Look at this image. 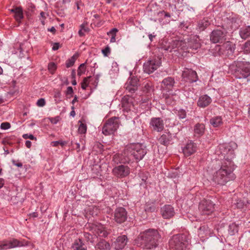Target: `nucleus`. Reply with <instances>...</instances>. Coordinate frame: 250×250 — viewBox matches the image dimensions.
Listing matches in <instances>:
<instances>
[{"label": "nucleus", "mask_w": 250, "mask_h": 250, "mask_svg": "<svg viewBox=\"0 0 250 250\" xmlns=\"http://www.w3.org/2000/svg\"><path fill=\"white\" fill-rule=\"evenodd\" d=\"M233 165L231 161H227V162H223L220 167L217 165V162L212 163L208 167V170L210 172L211 170H217L213 175V180L218 184L224 185L228 181L233 180L235 176L233 173L234 169Z\"/></svg>", "instance_id": "obj_1"}, {"label": "nucleus", "mask_w": 250, "mask_h": 250, "mask_svg": "<svg viewBox=\"0 0 250 250\" xmlns=\"http://www.w3.org/2000/svg\"><path fill=\"white\" fill-rule=\"evenodd\" d=\"M160 238L161 235L157 230L149 229L141 233L136 241L143 248L151 249L158 246Z\"/></svg>", "instance_id": "obj_2"}, {"label": "nucleus", "mask_w": 250, "mask_h": 250, "mask_svg": "<svg viewBox=\"0 0 250 250\" xmlns=\"http://www.w3.org/2000/svg\"><path fill=\"white\" fill-rule=\"evenodd\" d=\"M200 43L196 42L194 44H192L191 42H186L185 40H174L167 44L166 42L164 41L162 42V48L165 50L170 52L172 51H178L180 49L186 50L188 48L196 49L200 47Z\"/></svg>", "instance_id": "obj_3"}, {"label": "nucleus", "mask_w": 250, "mask_h": 250, "mask_svg": "<svg viewBox=\"0 0 250 250\" xmlns=\"http://www.w3.org/2000/svg\"><path fill=\"white\" fill-rule=\"evenodd\" d=\"M146 153V147L141 144H131L125 146L124 154L128 157V160L135 159L137 161L142 160Z\"/></svg>", "instance_id": "obj_4"}, {"label": "nucleus", "mask_w": 250, "mask_h": 250, "mask_svg": "<svg viewBox=\"0 0 250 250\" xmlns=\"http://www.w3.org/2000/svg\"><path fill=\"white\" fill-rule=\"evenodd\" d=\"M231 67L236 78L247 79V81H250V62H237Z\"/></svg>", "instance_id": "obj_5"}, {"label": "nucleus", "mask_w": 250, "mask_h": 250, "mask_svg": "<svg viewBox=\"0 0 250 250\" xmlns=\"http://www.w3.org/2000/svg\"><path fill=\"white\" fill-rule=\"evenodd\" d=\"M188 244V242L184 234L173 235L169 241V248L172 250H184Z\"/></svg>", "instance_id": "obj_6"}, {"label": "nucleus", "mask_w": 250, "mask_h": 250, "mask_svg": "<svg viewBox=\"0 0 250 250\" xmlns=\"http://www.w3.org/2000/svg\"><path fill=\"white\" fill-rule=\"evenodd\" d=\"M119 126V120L118 117H113L109 119L103 127L102 132L105 135L114 134Z\"/></svg>", "instance_id": "obj_7"}, {"label": "nucleus", "mask_w": 250, "mask_h": 250, "mask_svg": "<svg viewBox=\"0 0 250 250\" xmlns=\"http://www.w3.org/2000/svg\"><path fill=\"white\" fill-rule=\"evenodd\" d=\"M234 145V143L223 144L218 146L217 152L219 151L224 157L226 158L224 162H227V161H230L229 160L233 157L234 150L232 146Z\"/></svg>", "instance_id": "obj_8"}, {"label": "nucleus", "mask_w": 250, "mask_h": 250, "mask_svg": "<svg viewBox=\"0 0 250 250\" xmlns=\"http://www.w3.org/2000/svg\"><path fill=\"white\" fill-rule=\"evenodd\" d=\"M215 204L210 200L204 199L199 205V209L202 215L211 214L214 210Z\"/></svg>", "instance_id": "obj_9"}, {"label": "nucleus", "mask_w": 250, "mask_h": 250, "mask_svg": "<svg viewBox=\"0 0 250 250\" xmlns=\"http://www.w3.org/2000/svg\"><path fill=\"white\" fill-rule=\"evenodd\" d=\"M161 64V59L159 58L149 60L144 64V71L148 74H150L157 69Z\"/></svg>", "instance_id": "obj_10"}, {"label": "nucleus", "mask_w": 250, "mask_h": 250, "mask_svg": "<svg viewBox=\"0 0 250 250\" xmlns=\"http://www.w3.org/2000/svg\"><path fill=\"white\" fill-rule=\"evenodd\" d=\"M226 32L223 29L213 30L210 35V39L213 43L222 42L226 40Z\"/></svg>", "instance_id": "obj_11"}, {"label": "nucleus", "mask_w": 250, "mask_h": 250, "mask_svg": "<svg viewBox=\"0 0 250 250\" xmlns=\"http://www.w3.org/2000/svg\"><path fill=\"white\" fill-rule=\"evenodd\" d=\"M113 174L119 178L127 176L130 173V168L127 166L121 165L114 167L112 169Z\"/></svg>", "instance_id": "obj_12"}, {"label": "nucleus", "mask_w": 250, "mask_h": 250, "mask_svg": "<svg viewBox=\"0 0 250 250\" xmlns=\"http://www.w3.org/2000/svg\"><path fill=\"white\" fill-rule=\"evenodd\" d=\"M89 227L90 229V230L96 236L105 237L108 234V233L105 229L104 227L100 224H92L91 225H89Z\"/></svg>", "instance_id": "obj_13"}, {"label": "nucleus", "mask_w": 250, "mask_h": 250, "mask_svg": "<svg viewBox=\"0 0 250 250\" xmlns=\"http://www.w3.org/2000/svg\"><path fill=\"white\" fill-rule=\"evenodd\" d=\"M127 219V212L124 208H118L116 209L114 214V219L116 222L121 224Z\"/></svg>", "instance_id": "obj_14"}, {"label": "nucleus", "mask_w": 250, "mask_h": 250, "mask_svg": "<svg viewBox=\"0 0 250 250\" xmlns=\"http://www.w3.org/2000/svg\"><path fill=\"white\" fill-rule=\"evenodd\" d=\"M182 77L185 81H188L190 83L195 82L198 80L196 72L188 68H185L183 71Z\"/></svg>", "instance_id": "obj_15"}, {"label": "nucleus", "mask_w": 250, "mask_h": 250, "mask_svg": "<svg viewBox=\"0 0 250 250\" xmlns=\"http://www.w3.org/2000/svg\"><path fill=\"white\" fill-rule=\"evenodd\" d=\"M150 125L154 130L157 132L162 131L164 128L163 120L160 118H153L151 119Z\"/></svg>", "instance_id": "obj_16"}, {"label": "nucleus", "mask_w": 250, "mask_h": 250, "mask_svg": "<svg viewBox=\"0 0 250 250\" xmlns=\"http://www.w3.org/2000/svg\"><path fill=\"white\" fill-rule=\"evenodd\" d=\"M197 150V146L190 141L187 144L183 149V152L185 156L188 157L194 153Z\"/></svg>", "instance_id": "obj_17"}, {"label": "nucleus", "mask_w": 250, "mask_h": 250, "mask_svg": "<svg viewBox=\"0 0 250 250\" xmlns=\"http://www.w3.org/2000/svg\"><path fill=\"white\" fill-rule=\"evenodd\" d=\"M212 233V230L206 225L200 227L198 231V236L202 239H205L211 236Z\"/></svg>", "instance_id": "obj_18"}, {"label": "nucleus", "mask_w": 250, "mask_h": 250, "mask_svg": "<svg viewBox=\"0 0 250 250\" xmlns=\"http://www.w3.org/2000/svg\"><path fill=\"white\" fill-rule=\"evenodd\" d=\"M162 216L165 219H169L174 215L175 212L173 208L170 205H165L161 208Z\"/></svg>", "instance_id": "obj_19"}, {"label": "nucleus", "mask_w": 250, "mask_h": 250, "mask_svg": "<svg viewBox=\"0 0 250 250\" xmlns=\"http://www.w3.org/2000/svg\"><path fill=\"white\" fill-rule=\"evenodd\" d=\"M127 242V238L126 235H123L118 237L114 243L115 249L116 250L123 249L126 245Z\"/></svg>", "instance_id": "obj_20"}, {"label": "nucleus", "mask_w": 250, "mask_h": 250, "mask_svg": "<svg viewBox=\"0 0 250 250\" xmlns=\"http://www.w3.org/2000/svg\"><path fill=\"white\" fill-rule=\"evenodd\" d=\"M212 100L207 95L200 96L197 102V105L200 107L205 108L208 106L211 102Z\"/></svg>", "instance_id": "obj_21"}, {"label": "nucleus", "mask_w": 250, "mask_h": 250, "mask_svg": "<svg viewBox=\"0 0 250 250\" xmlns=\"http://www.w3.org/2000/svg\"><path fill=\"white\" fill-rule=\"evenodd\" d=\"M72 250H87V247L81 239L75 240L71 246Z\"/></svg>", "instance_id": "obj_22"}, {"label": "nucleus", "mask_w": 250, "mask_h": 250, "mask_svg": "<svg viewBox=\"0 0 250 250\" xmlns=\"http://www.w3.org/2000/svg\"><path fill=\"white\" fill-rule=\"evenodd\" d=\"M172 139L171 134L169 132H165L158 139V142L162 145L167 146L169 144Z\"/></svg>", "instance_id": "obj_23"}, {"label": "nucleus", "mask_w": 250, "mask_h": 250, "mask_svg": "<svg viewBox=\"0 0 250 250\" xmlns=\"http://www.w3.org/2000/svg\"><path fill=\"white\" fill-rule=\"evenodd\" d=\"M11 12L14 13V17L15 20L20 23L21 22V20L23 18L22 8L20 7H17L11 9Z\"/></svg>", "instance_id": "obj_24"}, {"label": "nucleus", "mask_w": 250, "mask_h": 250, "mask_svg": "<svg viewBox=\"0 0 250 250\" xmlns=\"http://www.w3.org/2000/svg\"><path fill=\"white\" fill-rule=\"evenodd\" d=\"M210 24V23L208 19V18H204L198 21L197 29L200 32L203 31Z\"/></svg>", "instance_id": "obj_25"}, {"label": "nucleus", "mask_w": 250, "mask_h": 250, "mask_svg": "<svg viewBox=\"0 0 250 250\" xmlns=\"http://www.w3.org/2000/svg\"><path fill=\"white\" fill-rule=\"evenodd\" d=\"M9 242L10 249L27 246L28 244V242L27 241L25 240L19 241L16 239H13L12 240L9 241Z\"/></svg>", "instance_id": "obj_26"}, {"label": "nucleus", "mask_w": 250, "mask_h": 250, "mask_svg": "<svg viewBox=\"0 0 250 250\" xmlns=\"http://www.w3.org/2000/svg\"><path fill=\"white\" fill-rule=\"evenodd\" d=\"M205 130V125L203 124H197L194 128V135L200 137L203 135Z\"/></svg>", "instance_id": "obj_27"}, {"label": "nucleus", "mask_w": 250, "mask_h": 250, "mask_svg": "<svg viewBox=\"0 0 250 250\" xmlns=\"http://www.w3.org/2000/svg\"><path fill=\"white\" fill-rule=\"evenodd\" d=\"M162 83L166 88L171 89L174 85L175 81L172 78L167 77L163 80Z\"/></svg>", "instance_id": "obj_28"}, {"label": "nucleus", "mask_w": 250, "mask_h": 250, "mask_svg": "<svg viewBox=\"0 0 250 250\" xmlns=\"http://www.w3.org/2000/svg\"><path fill=\"white\" fill-rule=\"evenodd\" d=\"M240 37L243 39H246L250 37V26H247L242 28L240 31Z\"/></svg>", "instance_id": "obj_29"}, {"label": "nucleus", "mask_w": 250, "mask_h": 250, "mask_svg": "<svg viewBox=\"0 0 250 250\" xmlns=\"http://www.w3.org/2000/svg\"><path fill=\"white\" fill-rule=\"evenodd\" d=\"M95 248L101 250H109L110 249L109 244L104 240L100 241Z\"/></svg>", "instance_id": "obj_30"}, {"label": "nucleus", "mask_w": 250, "mask_h": 250, "mask_svg": "<svg viewBox=\"0 0 250 250\" xmlns=\"http://www.w3.org/2000/svg\"><path fill=\"white\" fill-rule=\"evenodd\" d=\"M128 158L124 159L123 158L122 155L120 154H116L112 157V162L114 163L115 164H118L119 163H124L126 162H128Z\"/></svg>", "instance_id": "obj_31"}, {"label": "nucleus", "mask_w": 250, "mask_h": 250, "mask_svg": "<svg viewBox=\"0 0 250 250\" xmlns=\"http://www.w3.org/2000/svg\"><path fill=\"white\" fill-rule=\"evenodd\" d=\"M210 123L214 127H218L223 124L222 119L221 116L213 117L210 120Z\"/></svg>", "instance_id": "obj_32"}, {"label": "nucleus", "mask_w": 250, "mask_h": 250, "mask_svg": "<svg viewBox=\"0 0 250 250\" xmlns=\"http://www.w3.org/2000/svg\"><path fill=\"white\" fill-rule=\"evenodd\" d=\"M89 28L87 26V23H83L80 25V29L79 31V35L82 37L84 35L85 33L88 32Z\"/></svg>", "instance_id": "obj_33"}, {"label": "nucleus", "mask_w": 250, "mask_h": 250, "mask_svg": "<svg viewBox=\"0 0 250 250\" xmlns=\"http://www.w3.org/2000/svg\"><path fill=\"white\" fill-rule=\"evenodd\" d=\"M126 83H127V85L130 84V85H131L133 87L137 88L138 80L136 77H132L131 79H128Z\"/></svg>", "instance_id": "obj_34"}, {"label": "nucleus", "mask_w": 250, "mask_h": 250, "mask_svg": "<svg viewBox=\"0 0 250 250\" xmlns=\"http://www.w3.org/2000/svg\"><path fill=\"white\" fill-rule=\"evenodd\" d=\"M77 56L75 54L72 57H71L70 59L67 60L66 62V66L67 68H69L72 66H73L76 60Z\"/></svg>", "instance_id": "obj_35"}, {"label": "nucleus", "mask_w": 250, "mask_h": 250, "mask_svg": "<svg viewBox=\"0 0 250 250\" xmlns=\"http://www.w3.org/2000/svg\"><path fill=\"white\" fill-rule=\"evenodd\" d=\"M9 242L8 240H3L0 241V250H6L10 249Z\"/></svg>", "instance_id": "obj_36"}, {"label": "nucleus", "mask_w": 250, "mask_h": 250, "mask_svg": "<svg viewBox=\"0 0 250 250\" xmlns=\"http://www.w3.org/2000/svg\"><path fill=\"white\" fill-rule=\"evenodd\" d=\"M79 123H80V125H79V127L78 128V132L80 134H84L86 132L87 130V126L86 125L83 123L82 122L79 121Z\"/></svg>", "instance_id": "obj_37"}, {"label": "nucleus", "mask_w": 250, "mask_h": 250, "mask_svg": "<svg viewBox=\"0 0 250 250\" xmlns=\"http://www.w3.org/2000/svg\"><path fill=\"white\" fill-rule=\"evenodd\" d=\"M85 63L81 64L78 69V75L81 76L85 73Z\"/></svg>", "instance_id": "obj_38"}, {"label": "nucleus", "mask_w": 250, "mask_h": 250, "mask_svg": "<svg viewBox=\"0 0 250 250\" xmlns=\"http://www.w3.org/2000/svg\"><path fill=\"white\" fill-rule=\"evenodd\" d=\"M91 77H85L83 79L81 83V87L83 89H85L89 83V79Z\"/></svg>", "instance_id": "obj_39"}, {"label": "nucleus", "mask_w": 250, "mask_h": 250, "mask_svg": "<svg viewBox=\"0 0 250 250\" xmlns=\"http://www.w3.org/2000/svg\"><path fill=\"white\" fill-rule=\"evenodd\" d=\"M125 87L126 90L130 93H134L137 90V88L133 87L131 85L128 84L127 85L126 83L125 84Z\"/></svg>", "instance_id": "obj_40"}, {"label": "nucleus", "mask_w": 250, "mask_h": 250, "mask_svg": "<svg viewBox=\"0 0 250 250\" xmlns=\"http://www.w3.org/2000/svg\"><path fill=\"white\" fill-rule=\"evenodd\" d=\"M152 89L151 84L150 83H147L145 84L143 88V91L146 93H149L152 90Z\"/></svg>", "instance_id": "obj_41"}, {"label": "nucleus", "mask_w": 250, "mask_h": 250, "mask_svg": "<svg viewBox=\"0 0 250 250\" xmlns=\"http://www.w3.org/2000/svg\"><path fill=\"white\" fill-rule=\"evenodd\" d=\"M244 51L245 52L250 53V41H247L244 44Z\"/></svg>", "instance_id": "obj_42"}, {"label": "nucleus", "mask_w": 250, "mask_h": 250, "mask_svg": "<svg viewBox=\"0 0 250 250\" xmlns=\"http://www.w3.org/2000/svg\"><path fill=\"white\" fill-rule=\"evenodd\" d=\"M178 115L180 119H184L186 117V112L185 110L181 109L178 111Z\"/></svg>", "instance_id": "obj_43"}, {"label": "nucleus", "mask_w": 250, "mask_h": 250, "mask_svg": "<svg viewBox=\"0 0 250 250\" xmlns=\"http://www.w3.org/2000/svg\"><path fill=\"white\" fill-rule=\"evenodd\" d=\"M11 127L10 124L8 122H4L1 123L0 125V128L2 129H7Z\"/></svg>", "instance_id": "obj_44"}, {"label": "nucleus", "mask_w": 250, "mask_h": 250, "mask_svg": "<svg viewBox=\"0 0 250 250\" xmlns=\"http://www.w3.org/2000/svg\"><path fill=\"white\" fill-rule=\"evenodd\" d=\"M48 69L51 72H53L56 68V65L54 62H50L48 64Z\"/></svg>", "instance_id": "obj_45"}, {"label": "nucleus", "mask_w": 250, "mask_h": 250, "mask_svg": "<svg viewBox=\"0 0 250 250\" xmlns=\"http://www.w3.org/2000/svg\"><path fill=\"white\" fill-rule=\"evenodd\" d=\"M118 31V29L116 28H112L109 32L107 33L108 35H111V37H116V33Z\"/></svg>", "instance_id": "obj_46"}, {"label": "nucleus", "mask_w": 250, "mask_h": 250, "mask_svg": "<svg viewBox=\"0 0 250 250\" xmlns=\"http://www.w3.org/2000/svg\"><path fill=\"white\" fill-rule=\"evenodd\" d=\"M45 104V100L43 98H41L38 100L37 102V105L38 106L42 107Z\"/></svg>", "instance_id": "obj_47"}, {"label": "nucleus", "mask_w": 250, "mask_h": 250, "mask_svg": "<svg viewBox=\"0 0 250 250\" xmlns=\"http://www.w3.org/2000/svg\"><path fill=\"white\" fill-rule=\"evenodd\" d=\"M22 137L25 139L29 138L32 140H36V139L33 135L28 134H23Z\"/></svg>", "instance_id": "obj_48"}, {"label": "nucleus", "mask_w": 250, "mask_h": 250, "mask_svg": "<svg viewBox=\"0 0 250 250\" xmlns=\"http://www.w3.org/2000/svg\"><path fill=\"white\" fill-rule=\"evenodd\" d=\"M102 53L105 56H107V55L110 53V48L109 46H106L104 49L102 50Z\"/></svg>", "instance_id": "obj_49"}, {"label": "nucleus", "mask_w": 250, "mask_h": 250, "mask_svg": "<svg viewBox=\"0 0 250 250\" xmlns=\"http://www.w3.org/2000/svg\"><path fill=\"white\" fill-rule=\"evenodd\" d=\"M59 117H56L55 118H51L50 119L51 123L53 124H57L59 121Z\"/></svg>", "instance_id": "obj_50"}, {"label": "nucleus", "mask_w": 250, "mask_h": 250, "mask_svg": "<svg viewBox=\"0 0 250 250\" xmlns=\"http://www.w3.org/2000/svg\"><path fill=\"white\" fill-rule=\"evenodd\" d=\"M60 47V45L58 42L54 43L52 46V50L55 51Z\"/></svg>", "instance_id": "obj_51"}, {"label": "nucleus", "mask_w": 250, "mask_h": 250, "mask_svg": "<svg viewBox=\"0 0 250 250\" xmlns=\"http://www.w3.org/2000/svg\"><path fill=\"white\" fill-rule=\"evenodd\" d=\"M73 93V88L71 86H68L67 88L66 94L70 95Z\"/></svg>", "instance_id": "obj_52"}, {"label": "nucleus", "mask_w": 250, "mask_h": 250, "mask_svg": "<svg viewBox=\"0 0 250 250\" xmlns=\"http://www.w3.org/2000/svg\"><path fill=\"white\" fill-rule=\"evenodd\" d=\"M51 144L53 146H57L60 144V141H53L51 143Z\"/></svg>", "instance_id": "obj_53"}, {"label": "nucleus", "mask_w": 250, "mask_h": 250, "mask_svg": "<svg viewBox=\"0 0 250 250\" xmlns=\"http://www.w3.org/2000/svg\"><path fill=\"white\" fill-rule=\"evenodd\" d=\"M25 145L27 148H30L31 146V142L30 141H26L25 142Z\"/></svg>", "instance_id": "obj_54"}, {"label": "nucleus", "mask_w": 250, "mask_h": 250, "mask_svg": "<svg viewBox=\"0 0 250 250\" xmlns=\"http://www.w3.org/2000/svg\"><path fill=\"white\" fill-rule=\"evenodd\" d=\"M29 215L31 217L35 218L38 217V214L37 212H33L30 213Z\"/></svg>", "instance_id": "obj_55"}, {"label": "nucleus", "mask_w": 250, "mask_h": 250, "mask_svg": "<svg viewBox=\"0 0 250 250\" xmlns=\"http://www.w3.org/2000/svg\"><path fill=\"white\" fill-rule=\"evenodd\" d=\"M85 237L87 238L88 240H90V239L91 237H92V236L89 233H85L84 234Z\"/></svg>", "instance_id": "obj_56"}, {"label": "nucleus", "mask_w": 250, "mask_h": 250, "mask_svg": "<svg viewBox=\"0 0 250 250\" xmlns=\"http://www.w3.org/2000/svg\"><path fill=\"white\" fill-rule=\"evenodd\" d=\"M72 109V111H71L70 112V116H72V117H74L75 115V111L74 110V106H72L71 107Z\"/></svg>", "instance_id": "obj_57"}, {"label": "nucleus", "mask_w": 250, "mask_h": 250, "mask_svg": "<svg viewBox=\"0 0 250 250\" xmlns=\"http://www.w3.org/2000/svg\"><path fill=\"white\" fill-rule=\"evenodd\" d=\"M46 14L44 12H41L40 13V16L42 17L43 19H46Z\"/></svg>", "instance_id": "obj_58"}, {"label": "nucleus", "mask_w": 250, "mask_h": 250, "mask_svg": "<svg viewBox=\"0 0 250 250\" xmlns=\"http://www.w3.org/2000/svg\"><path fill=\"white\" fill-rule=\"evenodd\" d=\"M13 163L18 167H22V164L21 163H15V161H13Z\"/></svg>", "instance_id": "obj_59"}, {"label": "nucleus", "mask_w": 250, "mask_h": 250, "mask_svg": "<svg viewBox=\"0 0 250 250\" xmlns=\"http://www.w3.org/2000/svg\"><path fill=\"white\" fill-rule=\"evenodd\" d=\"M237 207L238 208H243V204L241 202H238L237 203Z\"/></svg>", "instance_id": "obj_60"}, {"label": "nucleus", "mask_w": 250, "mask_h": 250, "mask_svg": "<svg viewBox=\"0 0 250 250\" xmlns=\"http://www.w3.org/2000/svg\"><path fill=\"white\" fill-rule=\"evenodd\" d=\"M4 185V180L2 178H0V188H1Z\"/></svg>", "instance_id": "obj_61"}, {"label": "nucleus", "mask_w": 250, "mask_h": 250, "mask_svg": "<svg viewBox=\"0 0 250 250\" xmlns=\"http://www.w3.org/2000/svg\"><path fill=\"white\" fill-rule=\"evenodd\" d=\"M155 37V35H153L152 34H149L148 35V37H149V40L152 41L153 40V38H154Z\"/></svg>", "instance_id": "obj_62"}, {"label": "nucleus", "mask_w": 250, "mask_h": 250, "mask_svg": "<svg viewBox=\"0 0 250 250\" xmlns=\"http://www.w3.org/2000/svg\"><path fill=\"white\" fill-rule=\"evenodd\" d=\"M116 41V37H111L110 39V42H114Z\"/></svg>", "instance_id": "obj_63"}, {"label": "nucleus", "mask_w": 250, "mask_h": 250, "mask_svg": "<svg viewBox=\"0 0 250 250\" xmlns=\"http://www.w3.org/2000/svg\"><path fill=\"white\" fill-rule=\"evenodd\" d=\"M61 96V93L60 92H57L55 95H54V97L55 98H58V97H60Z\"/></svg>", "instance_id": "obj_64"}]
</instances>
